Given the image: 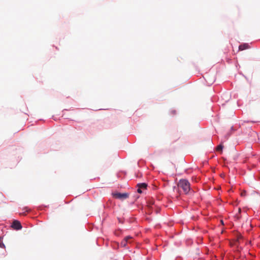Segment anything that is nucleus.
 I'll use <instances>...</instances> for the list:
<instances>
[{
  "label": "nucleus",
  "instance_id": "nucleus-1",
  "mask_svg": "<svg viewBox=\"0 0 260 260\" xmlns=\"http://www.w3.org/2000/svg\"><path fill=\"white\" fill-rule=\"evenodd\" d=\"M178 186L183 189L185 194L188 193L190 191V183L185 179H181L178 182Z\"/></svg>",
  "mask_w": 260,
  "mask_h": 260
},
{
  "label": "nucleus",
  "instance_id": "nucleus-2",
  "mask_svg": "<svg viewBox=\"0 0 260 260\" xmlns=\"http://www.w3.org/2000/svg\"><path fill=\"white\" fill-rule=\"evenodd\" d=\"M112 196L114 198L123 200L128 197V194L127 193L113 192Z\"/></svg>",
  "mask_w": 260,
  "mask_h": 260
},
{
  "label": "nucleus",
  "instance_id": "nucleus-3",
  "mask_svg": "<svg viewBox=\"0 0 260 260\" xmlns=\"http://www.w3.org/2000/svg\"><path fill=\"white\" fill-rule=\"evenodd\" d=\"M11 227L14 230H19L22 229V226H21V223L17 220H15L13 221V222H12V224L11 225Z\"/></svg>",
  "mask_w": 260,
  "mask_h": 260
},
{
  "label": "nucleus",
  "instance_id": "nucleus-4",
  "mask_svg": "<svg viewBox=\"0 0 260 260\" xmlns=\"http://www.w3.org/2000/svg\"><path fill=\"white\" fill-rule=\"evenodd\" d=\"M132 239V237L130 236H127L124 238V239L121 242L120 246L123 247H126L128 243H131L130 240Z\"/></svg>",
  "mask_w": 260,
  "mask_h": 260
},
{
  "label": "nucleus",
  "instance_id": "nucleus-5",
  "mask_svg": "<svg viewBox=\"0 0 260 260\" xmlns=\"http://www.w3.org/2000/svg\"><path fill=\"white\" fill-rule=\"evenodd\" d=\"M249 46L247 44H243L239 46V49L240 50H243L248 48Z\"/></svg>",
  "mask_w": 260,
  "mask_h": 260
},
{
  "label": "nucleus",
  "instance_id": "nucleus-6",
  "mask_svg": "<svg viewBox=\"0 0 260 260\" xmlns=\"http://www.w3.org/2000/svg\"><path fill=\"white\" fill-rule=\"evenodd\" d=\"M138 187L141 188V189H146L147 186V184L145 183H139L137 184Z\"/></svg>",
  "mask_w": 260,
  "mask_h": 260
},
{
  "label": "nucleus",
  "instance_id": "nucleus-7",
  "mask_svg": "<svg viewBox=\"0 0 260 260\" xmlns=\"http://www.w3.org/2000/svg\"><path fill=\"white\" fill-rule=\"evenodd\" d=\"M223 145H221V144H220L219 145H218V146L217 147V148H216V150H217V151H222V149H223Z\"/></svg>",
  "mask_w": 260,
  "mask_h": 260
},
{
  "label": "nucleus",
  "instance_id": "nucleus-8",
  "mask_svg": "<svg viewBox=\"0 0 260 260\" xmlns=\"http://www.w3.org/2000/svg\"><path fill=\"white\" fill-rule=\"evenodd\" d=\"M0 247L1 248H5V247L4 244L2 242L1 237H0Z\"/></svg>",
  "mask_w": 260,
  "mask_h": 260
},
{
  "label": "nucleus",
  "instance_id": "nucleus-9",
  "mask_svg": "<svg viewBox=\"0 0 260 260\" xmlns=\"http://www.w3.org/2000/svg\"><path fill=\"white\" fill-rule=\"evenodd\" d=\"M148 203V206L151 207V205H153L154 204V201L153 200L149 201Z\"/></svg>",
  "mask_w": 260,
  "mask_h": 260
},
{
  "label": "nucleus",
  "instance_id": "nucleus-10",
  "mask_svg": "<svg viewBox=\"0 0 260 260\" xmlns=\"http://www.w3.org/2000/svg\"><path fill=\"white\" fill-rule=\"evenodd\" d=\"M137 192L139 193H141L142 192V189H141V188L138 187V188L137 189Z\"/></svg>",
  "mask_w": 260,
  "mask_h": 260
},
{
  "label": "nucleus",
  "instance_id": "nucleus-11",
  "mask_svg": "<svg viewBox=\"0 0 260 260\" xmlns=\"http://www.w3.org/2000/svg\"><path fill=\"white\" fill-rule=\"evenodd\" d=\"M245 194H246V192L245 191L242 192L241 193V196H245Z\"/></svg>",
  "mask_w": 260,
  "mask_h": 260
},
{
  "label": "nucleus",
  "instance_id": "nucleus-12",
  "mask_svg": "<svg viewBox=\"0 0 260 260\" xmlns=\"http://www.w3.org/2000/svg\"><path fill=\"white\" fill-rule=\"evenodd\" d=\"M241 209H240V208H239V209H238V212H239V213H241Z\"/></svg>",
  "mask_w": 260,
  "mask_h": 260
},
{
  "label": "nucleus",
  "instance_id": "nucleus-13",
  "mask_svg": "<svg viewBox=\"0 0 260 260\" xmlns=\"http://www.w3.org/2000/svg\"><path fill=\"white\" fill-rule=\"evenodd\" d=\"M221 223L223 224V221L222 220H221Z\"/></svg>",
  "mask_w": 260,
  "mask_h": 260
}]
</instances>
